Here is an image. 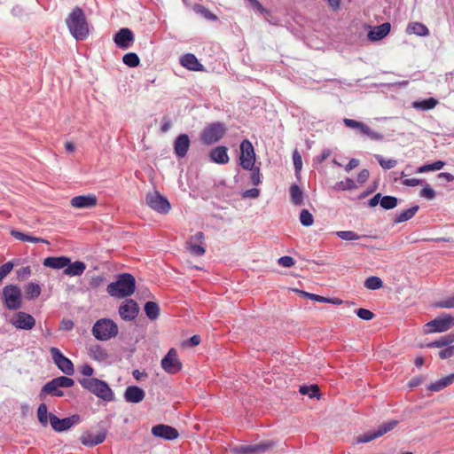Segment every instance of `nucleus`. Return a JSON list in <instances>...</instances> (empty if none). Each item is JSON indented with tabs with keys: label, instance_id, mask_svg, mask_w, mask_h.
Listing matches in <instances>:
<instances>
[{
	"label": "nucleus",
	"instance_id": "nucleus-12",
	"mask_svg": "<svg viewBox=\"0 0 454 454\" xmlns=\"http://www.w3.org/2000/svg\"><path fill=\"white\" fill-rule=\"evenodd\" d=\"M161 367L169 374L177 373L182 370V363L180 362L177 352L175 348H170L167 355L162 358Z\"/></svg>",
	"mask_w": 454,
	"mask_h": 454
},
{
	"label": "nucleus",
	"instance_id": "nucleus-64",
	"mask_svg": "<svg viewBox=\"0 0 454 454\" xmlns=\"http://www.w3.org/2000/svg\"><path fill=\"white\" fill-rule=\"evenodd\" d=\"M382 198L380 193L375 194L370 200H369V206L370 207H375L379 203L380 204V199Z\"/></svg>",
	"mask_w": 454,
	"mask_h": 454
},
{
	"label": "nucleus",
	"instance_id": "nucleus-1",
	"mask_svg": "<svg viewBox=\"0 0 454 454\" xmlns=\"http://www.w3.org/2000/svg\"><path fill=\"white\" fill-rule=\"evenodd\" d=\"M66 24L70 34L77 41L85 40L90 34L89 23L83 11L76 6L66 19Z\"/></svg>",
	"mask_w": 454,
	"mask_h": 454
},
{
	"label": "nucleus",
	"instance_id": "nucleus-45",
	"mask_svg": "<svg viewBox=\"0 0 454 454\" xmlns=\"http://www.w3.org/2000/svg\"><path fill=\"white\" fill-rule=\"evenodd\" d=\"M336 235L341 239L342 240L346 241H352L360 239V235H358L356 232L353 231H336Z\"/></svg>",
	"mask_w": 454,
	"mask_h": 454
},
{
	"label": "nucleus",
	"instance_id": "nucleus-48",
	"mask_svg": "<svg viewBox=\"0 0 454 454\" xmlns=\"http://www.w3.org/2000/svg\"><path fill=\"white\" fill-rule=\"evenodd\" d=\"M48 410L45 403H41L37 409V417L40 423L46 427L48 424Z\"/></svg>",
	"mask_w": 454,
	"mask_h": 454
},
{
	"label": "nucleus",
	"instance_id": "nucleus-40",
	"mask_svg": "<svg viewBox=\"0 0 454 454\" xmlns=\"http://www.w3.org/2000/svg\"><path fill=\"white\" fill-rule=\"evenodd\" d=\"M185 247L193 255L201 256L206 253V248L202 245L192 242V240L186 241Z\"/></svg>",
	"mask_w": 454,
	"mask_h": 454
},
{
	"label": "nucleus",
	"instance_id": "nucleus-14",
	"mask_svg": "<svg viewBox=\"0 0 454 454\" xmlns=\"http://www.w3.org/2000/svg\"><path fill=\"white\" fill-rule=\"evenodd\" d=\"M397 423H398V421H396V420H390L388 422L383 423L374 432L365 433L362 435H359L357 437L356 442L358 443L368 442L376 438H379V437L382 436L383 434H387V432L393 430L396 427Z\"/></svg>",
	"mask_w": 454,
	"mask_h": 454
},
{
	"label": "nucleus",
	"instance_id": "nucleus-57",
	"mask_svg": "<svg viewBox=\"0 0 454 454\" xmlns=\"http://www.w3.org/2000/svg\"><path fill=\"white\" fill-rule=\"evenodd\" d=\"M80 372L83 376L90 378V376L94 373V369L89 364H83L81 367Z\"/></svg>",
	"mask_w": 454,
	"mask_h": 454
},
{
	"label": "nucleus",
	"instance_id": "nucleus-27",
	"mask_svg": "<svg viewBox=\"0 0 454 454\" xmlns=\"http://www.w3.org/2000/svg\"><path fill=\"white\" fill-rule=\"evenodd\" d=\"M391 26L388 22L383 23L380 26L374 27L373 29L369 31L367 36L370 41H380L388 35Z\"/></svg>",
	"mask_w": 454,
	"mask_h": 454
},
{
	"label": "nucleus",
	"instance_id": "nucleus-23",
	"mask_svg": "<svg viewBox=\"0 0 454 454\" xmlns=\"http://www.w3.org/2000/svg\"><path fill=\"white\" fill-rule=\"evenodd\" d=\"M190 147V138L187 134L177 136L174 142V151L177 157L184 158L186 156Z\"/></svg>",
	"mask_w": 454,
	"mask_h": 454
},
{
	"label": "nucleus",
	"instance_id": "nucleus-24",
	"mask_svg": "<svg viewBox=\"0 0 454 454\" xmlns=\"http://www.w3.org/2000/svg\"><path fill=\"white\" fill-rule=\"evenodd\" d=\"M145 396V391L137 386H129L124 392V398L128 403H140L144 400Z\"/></svg>",
	"mask_w": 454,
	"mask_h": 454
},
{
	"label": "nucleus",
	"instance_id": "nucleus-58",
	"mask_svg": "<svg viewBox=\"0 0 454 454\" xmlns=\"http://www.w3.org/2000/svg\"><path fill=\"white\" fill-rule=\"evenodd\" d=\"M422 183V180L420 179H418V178H408V179H404L402 184L405 186H409V187H414V186H417L419 184H420Z\"/></svg>",
	"mask_w": 454,
	"mask_h": 454
},
{
	"label": "nucleus",
	"instance_id": "nucleus-55",
	"mask_svg": "<svg viewBox=\"0 0 454 454\" xmlns=\"http://www.w3.org/2000/svg\"><path fill=\"white\" fill-rule=\"evenodd\" d=\"M439 308L451 309L454 308V295L440 301L436 304Z\"/></svg>",
	"mask_w": 454,
	"mask_h": 454
},
{
	"label": "nucleus",
	"instance_id": "nucleus-46",
	"mask_svg": "<svg viewBox=\"0 0 454 454\" xmlns=\"http://www.w3.org/2000/svg\"><path fill=\"white\" fill-rule=\"evenodd\" d=\"M299 392L301 395H308L310 398H313L317 395L319 387L317 385L301 386Z\"/></svg>",
	"mask_w": 454,
	"mask_h": 454
},
{
	"label": "nucleus",
	"instance_id": "nucleus-20",
	"mask_svg": "<svg viewBox=\"0 0 454 454\" xmlns=\"http://www.w3.org/2000/svg\"><path fill=\"white\" fill-rule=\"evenodd\" d=\"M134 40V35L129 28L123 27L117 32L114 41L121 49H128Z\"/></svg>",
	"mask_w": 454,
	"mask_h": 454
},
{
	"label": "nucleus",
	"instance_id": "nucleus-21",
	"mask_svg": "<svg viewBox=\"0 0 454 454\" xmlns=\"http://www.w3.org/2000/svg\"><path fill=\"white\" fill-rule=\"evenodd\" d=\"M106 437V431H100L96 434H91L89 431L83 432L80 436V441L84 446L93 447L102 443Z\"/></svg>",
	"mask_w": 454,
	"mask_h": 454
},
{
	"label": "nucleus",
	"instance_id": "nucleus-61",
	"mask_svg": "<svg viewBox=\"0 0 454 454\" xmlns=\"http://www.w3.org/2000/svg\"><path fill=\"white\" fill-rule=\"evenodd\" d=\"M369 171L367 169H363L359 172L357 176V182L360 184H364L369 177Z\"/></svg>",
	"mask_w": 454,
	"mask_h": 454
},
{
	"label": "nucleus",
	"instance_id": "nucleus-9",
	"mask_svg": "<svg viewBox=\"0 0 454 454\" xmlns=\"http://www.w3.org/2000/svg\"><path fill=\"white\" fill-rule=\"evenodd\" d=\"M454 325V317L450 314H444L426 325L427 333H442L450 329Z\"/></svg>",
	"mask_w": 454,
	"mask_h": 454
},
{
	"label": "nucleus",
	"instance_id": "nucleus-4",
	"mask_svg": "<svg viewBox=\"0 0 454 454\" xmlns=\"http://www.w3.org/2000/svg\"><path fill=\"white\" fill-rule=\"evenodd\" d=\"M74 385V380L66 376H60L55 378L47 382L40 392V398L43 399L46 395H51L54 396H62L64 392L60 389L61 387H71Z\"/></svg>",
	"mask_w": 454,
	"mask_h": 454
},
{
	"label": "nucleus",
	"instance_id": "nucleus-7",
	"mask_svg": "<svg viewBox=\"0 0 454 454\" xmlns=\"http://www.w3.org/2000/svg\"><path fill=\"white\" fill-rule=\"evenodd\" d=\"M227 129L223 123L214 122L207 125L200 133V140L206 145L220 141L226 134Z\"/></svg>",
	"mask_w": 454,
	"mask_h": 454
},
{
	"label": "nucleus",
	"instance_id": "nucleus-54",
	"mask_svg": "<svg viewBox=\"0 0 454 454\" xmlns=\"http://www.w3.org/2000/svg\"><path fill=\"white\" fill-rule=\"evenodd\" d=\"M278 262L280 266L289 268L294 265L295 261L293 257L286 255L282 256L278 260Z\"/></svg>",
	"mask_w": 454,
	"mask_h": 454
},
{
	"label": "nucleus",
	"instance_id": "nucleus-39",
	"mask_svg": "<svg viewBox=\"0 0 454 454\" xmlns=\"http://www.w3.org/2000/svg\"><path fill=\"white\" fill-rule=\"evenodd\" d=\"M445 165L444 161L437 160L431 164H425L417 168L416 173H425L428 171L441 170Z\"/></svg>",
	"mask_w": 454,
	"mask_h": 454
},
{
	"label": "nucleus",
	"instance_id": "nucleus-63",
	"mask_svg": "<svg viewBox=\"0 0 454 454\" xmlns=\"http://www.w3.org/2000/svg\"><path fill=\"white\" fill-rule=\"evenodd\" d=\"M294 164L296 170H300L301 168V157L297 153H294Z\"/></svg>",
	"mask_w": 454,
	"mask_h": 454
},
{
	"label": "nucleus",
	"instance_id": "nucleus-34",
	"mask_svg": "<svg viewBox=\"0 0 454 454\" xmlns=\"http://www.w3.org/2000/svg\"><path fill=\"white\" fill-rule=\"evenodd\" d=\"M419 206L415 205L406 210H403V211L398 213L395 215L394 222L395 223H403V222H406V221L411 219L416 215V213L419 211Z\"/></svg>",
	"mask_w": 454,
	"mask_h": 454
},
{
	"label": "nucleus",
	"instance_id": "nucleus-49",
	"mask_svg": "<svg viewBox=\"0 0 454 454\" xmlns=\"http://www.w3.org/2000/svg\"><path fill=\"white\" fill-rule=\"evenodd\" d=\"M375 157H376L379 164L380 165V167L384 169L393 168L397 164V161L395 160H391V159L385 160L380 155H376Z\"/></svg>",
	"mask_w": 454,
	"mask_h": 454
},
{
	"label": "nucleus",
	"instance_id": "nucleus-18",
	"mask_svg": "<svg viewBox=\"0 0 454 454\" xmlns=\"http://www.w3.org/2000/svg\"><path fill=\"white\" fill-rule=\"evenodd\" d=\"M138 311L139 308L137 303L131 299L126 300L119 308V314L125 321H131L135 319Z\"/></svg>",
	"mask_w": 454,
	"mask_h": 454
},
{
	"label": "nucleus",
	"instance_id": "nucleus-16",
	"mask_svg": "<svg viewBox=\"0 0 454 454\" xmlns=\"http://www.w3.org/2000/svg\"><path fill=\"white\" fill-rule=\"evenodd\" d=\"M11 324L17 329L31 330L35 325V319L28 313L19 311L11 318Z\"/></svg>",
	"mask_w": 454,
	"mask_h": 454
},
{
	"label": "nucleus",
	"instance_id": "nucleus-5",
	"mask_svg": "<svg viewBox=\"0 0 454 454\" xmlns=\"http://www.w3.org/2000/svg\"><path fill=\"white\" fill-rule=\"evenodd\" d=\"M92 333L97 340H108L117 335L118 326L113 320L102 318L94 324Z\"/></svg>",
	"mask_w": 454,
	"mask_h": 454
},
{
	"label": "nucleus",
	"instance_id": "nucleus-60",
	"mask_svg": "<svg viewBox=\"0 0 454 454\" xmlns=\"http://www.w3.org/2000/svg\"><path fill=\"white\" fill-rule=\"evenodd\" d=\"M259 195H260V191L257 188H252V189L247 190L244 192V197H249V198H253V199L258 198Z\"/></svg>",
	"mask_w": 454,
	"mask_h": 454
},
{
	"label": "nucleus",
	"instance_id": "nucleus-50",
	"mask_svg": "<svg viewBox=\"0 0 454 454\" xmlns=\"http://www.w3.org/2000/svg\"><path fill=\"white\" fill-rule=\"evenodd\" d=\"M356 314L357 315V317L359 318L365 320V321H370V320L373 319L375 317L373 312H372L371 310H369L367 309H363V308L356 309Z\"/></svg>",
	"mask_w": 454,
	"mask_h": 454
},
{
	"label": "nucleus",
	"instance_id": "nucleus-53",
	"mask_svg": "<svg viewBox=\"0 0 454 454\" xmlns=\"http://www.w3.org/2000/svg\"><path fill=\"white\" fill-rule=\"evenodd\" d=\"M250 170L252 171L251 176H250L251 183L254 185H258L261 183L260 168L254 166L253 168Z\"/></svg>",
	"mask_w": 454,
	"mask_h": 454
},
{
	"label": "nucleus",
	"instance_id": "nucleus-26",
	"mask_svg": "<svg viewBox=\"0 0 454 454\" xmlns=\"http://www.w3.org/2000/svg\"><path fill=\"white\" fill-rule=\"evenodd\" d=\"M180 64L192 71H203L204 67L200 63L196 56L192 53H186L180 58Z\"/></svg>",
	"mask_w": 454,
	"mask_h": 454
},
{
	"label": "nucleus",
	"instance_id": "nucleus-6",
	"mask_svg": "<svg viewBox=\"0 0 454 454\" xmlns=\"http://www.w3.org/2000/svg\"><path fill=\"white\" fill-rule=\"evenodd\" d=\"M2 300L10 310H17L22 306V293L16 285H7L3 288Z\"/></svg>",
	"mask_w": 454,
	"mask_h": 454
},
{
	"label": "nucleus",
	"instance_id": "nucleus-25",
	"mask_svg": "<svg viewBox=\"0 0 454 454\" xmlns=\"http://www.w3.org/2000/svg\"><path fill=\"white\" fill-rule=\"evenodd\" d=\"M70 263V258L67 256H50L46 257L43 265L47 268H51L54 270L66 269L67 265Z\"/></svg>",
	"mask_w": 454,
	"mask_h": 454
},
{
	"label": "nucleus",
	"instance_id": "nucleus-36",
	"mask_svg": "<svg viewBox=\"0 0 454 454\" xmlns=\"http://www.w3.org/2000/svg\"><path fill=\"white\" fill-rule=\"evenodd\" d=\"M41 292V286L36 283L30 282L25 286V294L28 300H33L39 297Z\"/></svg>",
	"mask_w": 454,
	"mask_h": 454
},
{
	"label": "nucleus",
	"instance_id": "nucleus-15",
	"mask_svg": "<svg viewBox=\"0 0 454 454\" xmlns=\"http://www.w3.org/2000/svg\"><path fill=\"white\" fill-rule=\"evenodd\" d=\"M275 444L271 441L252 445H241L235 449L238 454H262L273 450Z\"/></svg>",
	"mask_w": 454,
	"mask_h": 454
},
{
	"label": "nucleus",
	"instance_id": "nucleus-56",
	"mask_svg": "<svg viewBox=\"0 0 454 454\" xmlns=\"http://www.w3.org/2000/svg\"><path fill=\"white\" fill-rule=\"evenodd\" d=\"M31 275L30 266H25L17 270V277L20 279H26Z\"/></svg>",
	"mask_w": 454,
	"mask_h": 454
},
{
	"label": "nucleus",
	"instance_id": "nucleus-33",
	"mask_svg": "<svg viewBox=\"0 0 454 454\" xmlns=\"http://www.w3.org/2000/svg\"><path fill=\"white\" fill-rule=\"evenodd\" d=\"M407 34H414L419 36H427L429 35V29L426 25L420 22H411L406 28Z\"/></svg>",
	"mask_w": 454,
	"mask_h": 454
},
{
	"label": "nucleus",
	"instance_id": "nucleus-17",
	"mask_svg": "<svg viewBox=\"0 0 454 454\" xmlns=\"http://www.w3.org/2000/svg\"><path fill=\"white\" fill-rule=\"evenodd\" d=\"M343 123L348 128L358 129L361 131V133L368 136L372 140L378 141V140L383 139L382 134L372 130L371 128L368 125L364 124V122H361V121H356L353 119L344 118Z\"/></svg>",
	"mask_w": 454,
	"mask_h": 454
},
{
	"label": "nucleus",
	"instance_id": "nucleus-10",
	"mask_svg": "<svg viewBox=\"0 0 454 454\" xmlns=\"http://www.w3.org/2000/svg\"><path fill=\"white\" fill-rule=\"evenodd\" d=\"M145 200L146 204L158 213L166 214L170 210V203L158 192L147 193Z\"/></svg>",
	"mask_w": 454,
	"mask_h": 454
},
{
	"label": "nucleus",
	"instance_id": "nucleus-37",
	"mask_svg": "<svg viewBox=\"0 0 454 454\" xmlns=\"http://www.w3.org/2000/svg\"><path fill=\"white\" fill-rule=\"evenodd\" d=\"M290 196L293 204L300 206L303 202V192L297 184H293L290 187Z\"/></svg>",
	"mask_w": 454,
	"mask_h": 454
},
{
	"label": "nucleus",
	"instance_id": "nucleus-42",
	"mask_svg": "<svg viewBox=\"0 0 454 454\" xmlns=\"http://www.w3.org/2000/svg\"><path fill=\"white\" fill-rule=\"evenodd\" d=\"M382 280L379 277L371 276L364 281V286L370 290H377L382 286Z\"/></svg>",
	"mask_w": 454,
	"mask_h": 454
},
{
	"label": "nucleus",
	"instance_id": "nucleus-31",
	"mask_svg": "<svg viewBox=\"0 0 454 454\" xmlns=\"http://www.w3.org/2000/svg\"><path fill=\"white\" fill-rule=\"evenodd\" d=\"M453 382H454V373H451L450 375H447V376L440 379L439 380H437L434 383H431L427 387V389L432 392H438V391L445 388L446 387L450 386Z\"/></svg>",
	"mask_w": 454,
	"mask_h": 454
},
{
	"label": "nucleus",
	"instance_id": "nucleus-43",
	"mask_svg": "<svg viewBox=\"0 0 454 454\" xmlns=\"http://www.w3.org/2000/svg\"><path fill=\"white\" fill-rule=\"evenodd\" d=\"M123 63L129 67H136L139 65L140 59L134 52L127 53L122 58Z\"/></svg>",
	"mask_w": 454,
	"mask_h": 454
},
{
	"label": "nucleus",
	"instance_id": "nucleus-2",
	"mask_svg": "<svg viewBox=\"0 0 454 454\" xmlns=\"http://www.w3.org/2000/svg\"><path fill=\"white\" fill-rule=\"evenodd\" d=\"M136 279L129 273H122L118 276L115 282H111L106 287L109 295L115 298H125L134 294Z\"/></svg>",
	"mask_w": 454,
	"mask_h": 454
},
{
	"label": "nucleus",
	"instance_id": "nucleus-22",
	"mask_svg": "<svg viewBox=\"0 0 454 454\" xmlns=\"http://www.w3.org/2000/svg\"><path fill=\"white\" fill-rule=\"evenodd\" d=\"M70 204L75 208H90L97 205V197L93 194L75 196Z\"/></svg>",
	"mask_w": 454,
	"mask_h": 454
},
{
	"label": "nucleus",
	"instance_id": "nucleus-29",
	"mask_svg": "<svg viewBox=\"0 0 454 454\" xmlns=\"http://www.w3.org/2000/svg\"><path fill=\"white\" fill-rule=\"evenodd\" d=\"M454 342V332H450V333L446 335L440 336L438 339L434 340V341L428 342L426 344L427 348H444L448 347L449 345L452 344Z\"/></svg>",
	"mask_w": 454,
	"mask_h": 454
},
{
	"label": "nucleus",
	"instance_id": "nucleus-30",
	"mask_svg": "<svg viewBox=\"0 0 454 454\" xmlns=\"http://www.w3.org/2000/svg\"><path fill=\"white\" fill-rule=\"evenodd\" d=\"M11 235L17 240L24 241V242H31V243H45L49 244L47 239L43 238L33 237L28 234L23 233L17 230H12Z\"/></svg>",
	"mask_w": 454,
	"mask_h": 454
},
{
	"label": "nucleus",
	"instance_id": "nucleus-52",
	"mask_svg": "<svg viewBox=\"0 0 454 454\" xmlns=\"http://www.w3.org/2000/svg\"><path fill=\"white\" fill-rule=\"evenodd\" d=\"M419 195L423 198L431 200L435 198V192L429 184H426L420 191Z\"/></svg>",
	"mask_w": 454,
	"mask_h": 454
},
{
	"label": "nucleus",
	"instance_id": "nucleus-35",
	"mask_svg": "<svg viewBox=\"0 0 454 454\" xmlns=\"http://www.w3.org/2000/svg\"><path fill=\"white\" fill-rule=\"evenodd\" d=\"M438 101L434 98H429L422 101H414L412 106L416 109L424 111L431 110L436 106Z\"/></svg>",
	"mask_w": 454,
	"mask_h": 454
},
{
	"label": "nucleus",
	"instance_id": "nucleus-19",
	"mask_svg": "<svg viewBox=\"0 0 454 454\" xmlns=\"http://www.w3.org/2000/svg\"><path fill=\"white\" fill-rule=\"evenodd\" d=\"M152 434L156 437L168 441L175 440L179 436V433L175 427L164 424L153 427Z\"/></svg>",
	"mask_w": 454,
	"mask_h": 454
},
{
	"label": "nucleus",
	"instance_id": "nucleus-8",
	"mask_svg": "<svg viewBox=\"0 0 454 454\" xmlns=\"http://www.w3.org/2000/svg\"><path fill=\"white\" fill-rule=\"evenodd\" d=\"M240 166L244 169H252L255 163V153L252 143L244 139L240 144Z\"/></svg>",
	"mask_w": 454,
	"mask_h": 454
},
{
	"label": "nucleus",
	"instance_id": "nucleus-47",
	"mask_svg": "<svg viewBox=\"0 0 454 454\" xmlns=\"http://www.w3.org/2000/svg\"><path fill=\"white\" fill-rule=\"evenodd\" d=\"M300 222L303 226H311L314 222L312 214L307 209H302L300 213Z\"/></svg>",
	"mask_w": 454,
	"mask_h": 454
},
{
	"label": "nucleus",
	"instance_id": "nucleus-32",
	"mask_svg": "<svg viewBox=\"0 0 454 454\" xmlns=\"http://www.w3.org/2000/svg\"><path fill=\"white\" fill-rule=\"evenodd\" d=\"M86 270V264L83 262L76 261L73 263H69L64 270V274L67 276H81Z\"/></svg>",
	"mask_w": 454,
	"mask_h": 454
},
{
	"label": "nucleus",
	"instance_id": "nucleus-41",
	"mask_svg": "<svg viewBox=\"0 0 454 454\" xmlns=\"http://www.w3.org/2000/svg\"><path fill=\"white\" fill-rule=\"evenodd\" d=\"M194 11L197 13H200L201 16H203L206 20L215 21L218 20L217 16L214 14L212 12H210L207 8L204 7L201 4H195L194 5Z\"/></svg>",
	"mask_w": 454,
	"mask_h": 454
},
{
	"label": "nucleus",
	"instance_id": "nucleus-13",
	"mask_svg": "<svg viewBox=\"0 0 454 454\" xmlns=\"http://www.w3.org/2000/svg\"><path fill=\"white\" fill-rule=\"evenodd\" d=\"M50 423L56 432H63L80 422L79 415H73L68 418L59 419L54 414L49 416Z\"/></svg>",
	"mask_w": 454,
	"mask_h": 454
},
{
	"label": "nucleus",
	"instance_id": "nucleus-59",
	"mask_svg": "<svg viewBox=\"0 0 454 454\" xmlns=\"http://www.w3.org/2000/svg\"><path fill=\"white\" fill-rule=\"evenodd\" d=\"M204 239H205L204 233L202 231H199L195 235L192 236L189 239V240H192V242H194L196 244L202 245L203 241H204Z\"/></svg>",
	"mask_w": 454,
	"mask_h": 454
},
{
	"label": "nucleus",
	"instance_id": "nucleus-11",
	"mask_svg": "<svg viewBox=\"0 0 454 454\" xmlns=\"http://www.w3.org/2000/svg\"><path fill=\"white\" fill-rule=\"evenodd\" d=\"M52 360L57 367L67 375H73L74 372V364L70 359L66 357L58 348H50Z\"/></svg>",
	"mask_w": 454,
	"mask_h": 454
},
{
	"label": "nucleus",
	"instance_id": "nucleus-28",
	"mask_svg": "<svg viewBox=\"0 0 454 454\" xmlns=\"http://www.w3.org/2000/svg\"><path fill=\"white\" fill-rule=\"evenodd\" d=\"M210 160L217 164H226L229 162L227 147L223 145L216 146L209 153Z\"/></svg>",
	"mask_w": 454,
	"mask_h": 454
},
{
	"label": "nucleus",
	"instance_id": "nucleus-62",
	"mask_svg": "<svg viewBox=\"0 0 454 454\" xmlns=\"http://www.w3.org/2000/svg\"><path fill=\"white\" fill-rule=\"evenodd\" d=\"M74 327V323L72 320H62L60 323V329L70 331Z\"/></svg>",
	"mask_w": 454,
	"mask_h": 454
},
{
	"label": "nucleus",
	"instance_id": "nucleus-51",
	"mask_svg": "<svg viewBox=\"0 0 454 454\" xmlns=\"http://www.w3.org/2000/svg\"><path fill=\"white\" fill-rule=\"evenodd\" d=\"M441 359H448L454 356V345L450 344L448 347L441 349L438 353Z\"/></svg>",
	"mask_w": 454,
	"mask_h": 454
},
{
	"label": "nucleus",
	"instance_id": "nucleus-3",
	"mask_svg": "<svg viewBox=\"0 0 454 454\" xmlns=\"http://www.w3.org/2000/svg\"><path fill=\"white\" fill-rule=\"evenodd\" d=\"M79 383L84 389L104 401L110 402L114 397L112 389L106 381L97 378H83L79 380Z\"/></svg>",
	"mask_w": 454,
	"mask_h": 454
},
{
	"label": "nucleus",
	"instance_id": "nucleus-44",
	"mask_svg": "<svg viewBox=\"0 0 454 454\" xmlns=\"http://www.w3.org/2000/svg\"><path fill=\"white\" fill-rule=\"evenodd\" d=\"M380 206L384 209H392L397 206V199L394 196H383L380 199Z\"/></svg>",
	"mask_w": 454,
	"mask_h": 454
},
{
	"label": "nucleus",
	"instance_id": "nucleus-38",
	"mask_svg": "<svg viewBox=\"0 0 454 454\" xmlns=\"http://www.w3.org/2000/svg\"><path fill=\"white\" fill-rule=\"evenodd\" d=\"M145 312L148 318H150L151 320H155L159 317L160 307L154 301H147L145 304Z\"/></svg>",
	"mask_w": 454,
	"mask_h": 454
}]
</instances>
